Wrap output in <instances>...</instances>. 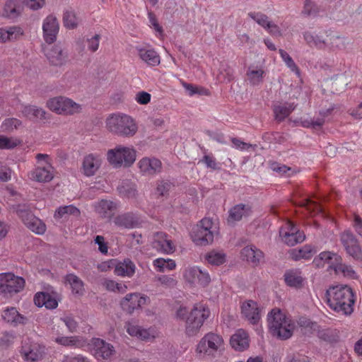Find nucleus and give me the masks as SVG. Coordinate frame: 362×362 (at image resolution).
I'll return each mask as SVG.
<instances>
[{
	"label": "nucleus",
	"instance_id": "obj_1",
	"mask_svg": "<svg viewBox=\"0 0 362 362\" xmlns=\"http://www.w3.org/2000/svg\"><path fill=\"white\" fill-rule=\"evenodd\" d=\"M209 307L203 303H195L189 311L186 306L180 305L176 310V317L185 321V332L189 337L197 335L204 322L210 316Z\"/></svg>",
	"mask_w": 362,
	"mask_h": 362
},
{
	"label": "nucleus",
	"instance_id": "obj_2",
	"mask_svg": "<svg viewBox=\"0 0 362 362\" xmlns=\"http://www.w3.org/2000/svg\"><path fill=\"white\" fill-rule=\"evenodd\" d=\"M328 306L337 313L350 315L354 311L355 298L348 286L337 285L327 291Z\"/></svg>",
	"mask_w": 362,
	"mask_h": 362
},
{
	"label": "nucleus",
	"instance_id": "obj_3",
	"mask_svg": "<svg viewBox=\"0 0 362 362\" xmlns=\"http://www.w3.org/2000/svg\"><path fill=\"white\" fill-rule=\"evenodd\" d=\"M267 321L269 332L281 340L290 339L296 329V321L278 308L269 313Z\"/></svg>",
	"mask_w": 362,
	"mask_h": 362
},
{
	"label": "nucleus",
	"instance_id": "obj_4",
	"mask_svg": "<svg viewBox=\"0 0 362 362\" xmlns=\"http://www.w3.org/2000/svg\"><path fill=\"white\" fill-rule=\"evenodd\" d=\"M105 123L109 132L120 136L132 137L138 130L136 120L124 113L117 112L109 115Z\"/></svg>",
	"mask_w": 362,
	"mask_h": 362
},
{
	"label": "nucleus",
	"instance_id": "obj_5",
	"mask_svg": "<svg viewBox=\"0 0 362 362\" xmlns=\"http://www.w3.org/2000/svg\"><path fill=\"white\" fill-rule=\"evenodd\" d=\"M106 156L107 162L115 168H129L136 159V151L133 146L117 145L109 149Z\"/></svg>",
	"mask_w": 362,
	"mask_h": 362
},
{
	"label": "nucleus",
	"instance_id": "obj_6",
	"mask_svg": "<svg viewBox=\"0 0 362 362\" xmlns=\"http://www.w3.org/2000/svg\"><path fill=\"white\" fill-rule=\"evenodd\" d=\"M225 349L223 337L216 333L206 334L198 342L196 352L203 358H214Z\"/></svg>",
	"mask_w": 362,
	"mask_h": 362
},
{
	"label": "nucleus",
	"instance_id": "obj_7",
	"mask_svg": "<svg viewBox=\"0 0 362 362\" xmlns=\"http://www.w3.org/2000/svg\"><path fill=\"white\" fill-rule=\"evenodd\" d=\"M35 158L37 165L28 173L29 179L40 183L51 182L54 177L55 170L52 165L50 156L45 153H37Z\"/></svg>",
	"mask_w": 362,
	"mask_h": 362
},
{
	"label": "nucleus",
	"instance_id": "obj_8",
	"mask_svg": "<svg viewBox=\"0 0 362 362\" xmlns=\"http://www.w3.org/2000/svg\"><path fill=\"white\" fill-rule=\"evenodd\" d=\"M218 234V226L210 218H204L192 233V240L200 245L212 243Z\"/></svg>",
	"mask_w": 362,
	"mask_h": 362
},
{
	"label": "nucleus",
	"instance_id": "obj_9",
	"mask_svg": "<svg viewBox=\"0 0 362 362\" xmlns=\"http://www.w3.org/2000/svg\"><path fill=\"white\" fill-rule=\"evenodd\" d=\"M327 199L325 197H317L316 200H313L307 197H302L300 192H296L293 198L294 204L298 205L302 209V213L310 216H320L325 217L326 213L322 203Z\"/></svg>",
	"mask_w": 362,
	"mask_h": 362
},
{
	"label": "nucleus",
	"instance_id": "obj_10",
	"mask_svg": "<svg viewBox=\"0 0 362 362\" xmlns=\"http://www.w3.org/2000/svg\"><path fill=\"white\" fill-rule=\"evenodd\" d=\"M23 278L12 273L0 274V295L9 298L21 292L25 286Z\"/></svg>",
	"mask_w": 362,
	"mask_h": 362
},
{
	"label": "nucleus",
	"instance_id": "obj_11",
	"mask_svg": "<svg viewBox=\"0 0 362 362\" xmlns=\"http://www.w3.org/2000/svg\"><path fill=\"white\" fill-rule=\"evenodd\" d=\"M47 107L54 112L65 115L78 113L81 110V105L64 96L50 98L47 102Z\"/></svg>",
	"mask_w": 362,
	"mask_h": 362
},
{
	"label": "nucleus",
	"instance_id": "obj_12",
	"mask_svg": "<svg viewBox=\"0 0 362 362\" xmlns=\"http://www.w3.org/2000/svg\"><path fill=\"white\" fill-rule=\"evenodd\" d=\"M20 354L25 361L37 362L45 357L46 347L42 344L27 339L23 341Z\"/></svg>",
	"mask_w": 362,
	"mask_h": 362
},
{
	"label": "nucleus",
	"instance_id": "obj_13",
	"mask_svg": "<svg viewBox=\"0 0 362 362\" xmlns=\"http://www.w3.org/2000/svg\"><path fill=\"white\" fill-rule=\"evenodd\" d=\"M279 235L281 240L288 245L293 246L303 242L305 235L291 221H286L280 228Z\"/></svg>",
	"mask_w": 362,
	"mask_h": 362
},
{
	"label": "nucleus",
	"instance_id": "obj_14",
	"mask_svg": "<svg viewBox=\"0 0 362 362\" xmlns=\"http://www.w3.org/2000/svg\"><path fill=\"white\" fill-rule=\"evenodd\" d=\"M134 53L142 63L148 66H156L160 63L159 54L150 44L136 45L134 47Z\"/></svg>",
	"mask_w": 362,
	"mask_h": 362
},
{
	"label": "nucleus",
	"instance_id": "obj_15",
	"mask_svg": "<svg viewBox=\"0 0 362 362\" xmlns=\"http://www.w3.org/2000/svg\"><path fill=\"white\" fill-rule=\"evenodd\" d=\"M16 212L24 224L30 230L39 235H42L45 232V224L40 218L34 216L25 206H18Z\"/></svg>",
	"mask_w": 362,
	"mask_h": 362
},
{
	"label": "nucleus",
	"instance_id": "obj_16",
	"mask_svg": "<svg viewBox=\"0 0 362 362\" xmlns=\"http://www.w3.org/2000/svg\"><path fill=\"white\" fill-rule=\"evenodd\" d=\"M183 277L187 283L192 285L198 284L202 287H206L211 282L209 274L195 266L186 267L183 272Z\"/></svg>",
	"mask_w": 362,
	"mask_h": 362
},
{
	"label": "nucleus",
	"instance_id": "obj_17",
	"mask_svg": "<svg viewBox=\"0 0 362 362\" xmlns=\"http://www.w3.org/2000/svg\"><path fill=\"white\" fill-rule=\"evenodd\" d=\"M149 300V298L146 295L140 293H132L127 294L121 300L120 306L124 311L131 314L147 304Z\"/></svg>",
	"mask_w": 362,
	"mask_h": 362
},
{
	"label": "nucleus",
	"instance_id": "obj_18",
	"mask_svg": "<svg viewBox=\"0 0 362 362\" xmlns=\"http://www.w3.org/2000/svg\"><path fill=\"white\" fill-rule=\"evenodd\" d=\"M103 158L100 154L90 153L85 155L81 161V170L88 177L94 176L100 168Z\"/></svg>",
	"mask_w": 362,
	"mask_h": 362
},
{
	"label": "nucleus",
	"instance_id": "obj_19",
	"mask_svg": "<svg viewBox=\"0 0 362 362\" xmlns=\"http://www.w3.org/2000/svg\"><path fill=\"white\" fill-rule=\"evenodd\" d=\"M152 245L157 251L166 255L174 253L177 247L172 237L164 232L154 233Z\"/></svg>",
	"mask_w": 362,
	"mask_h": 362
},
{
	"label": "nucleus",
	"instance_id": "obj_20",
	"mask_svg": "<svg viewBox=\"0 0 362 362\" xmlns=\"http://www.w3.org/2000/svg\"><path fill=\"white\" fill-rule=\"evenodd\" d=\"M89 346L92 354L98 361L109 359L115 352L112 345L99 338L92 339Z\"/></svg>",
	"mask_w": 362,
	"mask_h": 362
},
{
	"label": "nucleus",
	"instance_id": "obj_21",
	"mask_svg": "<svg viewBox=\"0 0 362 362\" xmlns=\"http://www.w3.org/2000/svg\"><path fill=\"white\" fill-rule=\"evenodd\" d=\"M59 30V25L55 16H47L42 23L43 38L48 44H52L56 40Z\"/></svg>",
	"mask_w": 362,
	"mask_h": 362
},
{
	"label": "nucleus",
	"instance_id": "obj_22",
	"mask_svg": "<svg viewBox=\"0 0 362 362\" xmlns=\"http://www.w3.org/2000/svg\"><path fill=\"white\" fill-rule=\"evenodd\" d=\"M341 241L346 252L355 259L362 257L361 247L358 240L350 231H344L341 235Z\"/></svg>",
	"mask_w": 362,
	"mask_h": 362
},
{
	"label": "nucleus",
	"instance_id": "obj_23",
	"mask_svg": "<svg viewBox=\"0 0 362 362\" xmlns=\"http://www.w3.org/2000/svg\"><path fill=\"white\" fill-rule=\"evenodd\" d=\"M137 166L143 175L151 176L160 172L162 163L155 157H144L139 160Z\"/></svg>",
	"mask_w": 362,
	"mask_h": 362
},
{
	"label": "nucleus",
	"instance_id": "obj_24",
	"mask_svg": "<svg viewBox=\"0 0 362 362\" xmlns=\"http://www.w3.org/2000/svg\"><path fill=\"white\" fill-rule=\"evenodd\" d=\"M46 57L52 65L62 66L68 59L67 52L59 44L52 46L50 49H45Z\"/></svg>",
	"mask_w": 362,
	"mask_h": 362
},
{
	"label": "nucleus",
	"instance_id": "obj_25",
	"mask_svg": "<svg viewBox=\"0 0 362 362\" xmlns=\"http://www.w3.org/2000/svg\"><path fill=\"white\" fill-rule=\"evenodd\" d=\"M1 316L5 322L13 327L24 325L28 322V318L19 313L18 310L14 307H6L4 308Z\"/></svg>",
	"mask_w": 362,
	"mask_h": 362
},
{
	"label": "nucleus",
	"instance_id": "obj_26",
	"mask_svg": "<svg viewBox=\"0 0 362 362\" xmlns=\"http://www.w3.org/2000/svg\"><path fill=\"white\" fill-rule=\"evenodd\" d=\"M241 313L244 317L252 325H256L260 320V310L257 303L253 300H247L241 306Z\"/></svg>",
	"mask_w": 362,
	"mask_h": 362
},
{
	"label": "nucleus",
	"instance_id": "obj_27",
	"mask_svg": "<svg viewBox=\"0 0 362 362\" xmlns=\"http://www.w3.org/2000/svg\"><path fill=\"white\" fill-rule=\"evenodd\" d=\"M125 327L129 335L142 340H151V339L155 338L158 334L157 330L155 328H150L148 329H142L132 322H127Z\"/></svg>",
	"mask_w": 362,
	"mask_h": 362
},
{
	"label": "nucleus",
	"instance_id": "obj_28",
	"mask_svg": "<svg viewBox=\"0 0 362 362\" xmlns=\"http://www.w3.org/2000/svg\"><path fill=\"white\" fill-rule=\"evenodd\" d=\"M119 203L111 200L102 199L95 204V212L102 218H110L118 209Z\"/></svg>",
	"mask_w": 362,
	"mask_h": 362
},
{
	"label": "nucleus",
	"instance_id": "obj_29",
	"mask_svg": "<svg viewBox=\"0 0 362 362\" xmlns=\"http://www.w3.org/2000/svg\"><path fill=\"white\" fill-rule=\"evenodd\" d=\"M116 226L126 228H134L139 227L141 221V218L133 213H125L116 216L114 219Z\"/></svg>",
	"mask_w": 362,
	"mask_h": 362
},
{
	"label": "nucleus",
	"instance_id": "obj_30",
	"mask_svg": "<svg viewBox=\"0 0 362 362\" xmlns=\"http://www.w3.org/2000/svg\"><path fill=\"white\" fill-rule=\"evenodd\" d=\"M248 334L243 329H238L230 339V344L236 351H243L249 346Z\"/></svg>",
	"mask_w": 362,
	"mask_h": 362
},
{
	"label": "nucleus",
	"instance_id": "obj_31",
	"mask_svg": "<svg viewBox=\"0 0 362 362\" xmlns=\"http://www.w3.org/2000/svg\"><path fill=\"white\" fill-rule=\"evenodd\" d=\"M23 6L21 0H7L1 11L2 16L16 19L21 14Z\"/></svg>",
	"mask_w": 362,
	"mask_h": 362
},
{
	"label": "nucleus",
	"instance_id": "obj_32",
	"mask_svg": "<svg viewBox=\"0 0 362 362\" xmlns=\"http://www.w3.org/2000/svg\"><path fill=\"white\" fill-rule=\"evenodd\" d=\"M341 258L340 257L334 252L325 251L320 253L317 257H315L313 261V264L317 267H322L326 264H329L330 267H333L336 266L334 264H337L339 262Z\"/></svg>",
	"mask_w": 362,
	"mask_h": 362
},
{
	"label": "nucleus",
	"instance_id": "obj_33",
	"mask_svg": "<svg viewBox=\"0 0 362 362\" xmlns=\"http://www.w3.org/2000/svg\"><path fill=\"white\" fill-rule=\"evenodd\" d=\"M296 104L294 103H278L274 105L273 112L275 119L281 122L288 117L296 109Z\"/></svg>",
	"mask_w": 362,
	"mask_h": 362
},
{
	"label": "nucleus",
	"instance_id": "obj_34",
	"mask_svg": "<svg viewBox=\"0 0 362 362\" xmlns=\"http://www.w3.org/2000/svg\"><path fill=\"white\" fill-rule=\"evenodd\" d=\"M315 247L310 245H305L300 248H294L288 251L291 259L298 261L300 259H310L316 252Z\"/></svg>",
	"mask_w": 362,
	"mask_h": 362
},
{
	"label": "nucleus",
	"instance_id": "obj_35",
	"mask_svg": "<svg viewBox=\"0 0 362 362\" xmlns=\"http://www.w3.org/2000/svg\"><path fill=\"white\" fill-rule=\"evenodd\" d=\"M241 257L247 262L257 265L264 258L263 252L254 245L245 247L241 251Z\"/></svg>",
	"mask_w": 362,
	"mask_h": 362
},
{
	"label": "nucleus",
	"instance_id": "obj_36",
	"mask_svg": "<svg viewBox=\"0 0 362 362\" xmlns=\"http://www.w3.org/2000/svg\"><path fill=\"white\" fill-rule=\"evenodd\" d=\"M284 281L287 286L299 288L304 286L305 279L300 270L291 269L285 272Z\"/></svg>",
	"mask_w": 362,
	"mask_h": 362
},
{
	"label": "nucleus",
	"instance_id": "obj_37",
	"mask_svg": "<svg viewBox=\"0 0 362 362\" xmlns=\"http://www.w3.org/2000/svg\"><path fill=\"white\" fill-rule=\"evenodd\" d=\"M23 35V30L18 26L0 28V43L18 40Z\"/></svg>",
	"mask_w": 362,
	"mask_h": 362
},
{
	"label": "nucleus",
	"instance_id": "obj_38",
	"mask_svg": "<svg viewBox=\"0 0 362 362\" xmlns=\"http://www.w3.org/2000/svg\"><path fill=\"white\" fill-rule=\"evenodd\" d=\"M136 270L134 263L129 259H125L123 261L118 262L115 267V274L119 276L132 277Z\"/></svg>",
	"mask_w": 362,
	"mask_h": 362
},
{
	"label": "nucleus",
	"instance_id": "obj_39",
	"mask_svg": "<svg viewBox=\"0 0 362 362\" xmlns=\"http://www.w3.org/2000/svg\"><path fill=\"white\" fill-rule=\"evenodd\" d=\"M53 340L59 345L71 348H82L85 344L83 339L77 336L58 335Z\"/></svg>",
	"mask_w": 362,
	"mask_h": 362
},
{
	"label": "nucleus",
	"instance_id": "obj_40",
	"mask_svg": "<svg viewBox=\"0 0 362 362\" xmlns=\"http://www.w3.org/2000/svg\"><path fill=\"white\" fill-rule=\"evenodd\" d=\"M251 213V207L246 204H237L233 206L229 211L228 222L233 223L240 221L243 216H247Z\"/></svg>",
	"mask_w": 362,
	"mask_h": 362
},
{
	"label": "nucleus",
	"instance_id": "obj_41",
	"mask_svg": "<svg viewBox=\"0 0 362 362\" xmlns=\"http://www.w3.org/2000/svg\"><path fill=\"white\" fill-rule=\"evenodd\" d=\"M23 115L32 121H40L46 119V112L35 105H25L22 110Z\"/></svg>",
	"mask_w": 362,
	"mask_h": 362
},
{
	"label": "nucleus",
	"instance_id": "obj_42",
	"mask_svg": "<svg viewBox=\"0 0 362 362\" xmlns=\"http://www.w3.org/2000/svg\"><path fill=\"white\" fill-rule=\"evenodd\" d=\"M65 279L66 283L70 286L73 294L80 296L84 293L85 288L83 282L77 276L69 274L66 275Z\"/></svg>",
	"mask_w": 362,
	"mask_h": 362
},
{
	"label": "nucleus",
	"instance_id": "obj_43",
	"mask_svg": "<svg viewBox=\"0 0 362 362\" xmlns=\"http://www.w3.org/2000/svg\"><path fill=\"white\" fill-rule=\"evenodd\" d=\"M78 217L80 211L74 205L59 206L54 212V217L56 219L69 218V216Z\"/></svg>",
	"mask_w": 362,
	"mask_h": 362
},
{
	"label": "nucleus",
	"instance_id": "obj_44",
	"mask_svg": "<svg viewBox=\"0 0 362 362\" xmlns=\"http://www.w3.org/2000/svg\"><path fill=\"white\" fill-rule=\"evenodd\" d=\"M247 78L253 85H259L263 81L264 71L261 67L250 66L247 71Z\"/></svg>",
	"mask_w": 362,
	"mask_h": 362
},
{
	"label": "nucleus",
	"instance_id": "obj_45",
	"mask_svg": "<svg viewBox=\"0 0 362 362\" xmlns=\"http://www.w3.org/2000/svg\"><path fill=\"white\" fill-rule=\"evenodd\" d=\"M153 265L158 272L172 271L175 269L176 263L172 259L157 258L153 260Z\"/></svg>",
	"mask_w": 362,
	"mask_h": 362
},
{
	"label": "nucleus",
	"instance_id": "obj_46",
	"mask_svg": "<svg viewBox=\"0 0 362 362\" xmlns=\"http://www.w3.org/2000/svg\"><path fill=\"white\" fill-rule=\"evenodd\" d=\"M320 12V6L313 0H304L301 14L305 17H317Z\"/></svg>",
	"mask_w": 362,
	"mask_h": 362
},
{
	"label": "nucleus",
	"instance_id": "obj_47",
	"mask_svg": "<svg viewBox=\"0 0 362 362\" xmlns=\"http://www.w3.org/2000/svg\"><path fill=\"white\" fill-rule=\"evenodd\" d=\"M303 38L310 47H315L318 49H324L326 47L325 41L318 35L306 31L303 33Z\"/></svg>",
	"mask_w": 362,
	"mask_h": 362
},
{
	"label": "nucleus",
	"instance_id": "obj_48",
	"mask_svg": "<svg viewBox=\"0 0 362 362\" xmlns=\"http://www.w3.org/2000/svg\"><path fill=\"white\" fill-rule=\"evenodd\" d=\"M22 125L23 123L20 119L13 117H9L5 119L2 122L0 126V130L5 133H11L16 130H18L22 127Z\"/></svg>",
	"mask_w": 362,
	"mask_h": 362
},
{
	"label": "nucleus",
	"instance_id": "obj_49",
	"mask_svg": "<svg viewBox=\"0 0 362 362\" xmlns=\"http://www.w3.org/2000/svg\"><path fill=\"white\" fill-rule=\"evenodd\" d=\"M205 259L210 264L218 266L226 262V257L221 251L211 250L206 254Z\"/></svg>",
	"mask_w": 362,
	"mask_h": 362
},
{
	"label": "nucleus",
	"instance_id": "obj_50",
	"mask_svg": "<svg viewBox=\"0 0 362 362\" xmlns=\"http://www.w3.org/2000/svg\"><path fill=\"white\" fill-rule=\"evenodd\" d=\"M23 141L16 136H6L0 134V148L13 149L22 144Z\"/></svg>",
	"mask_w": 362,
	"mask_h": 362
},
{
	"label": "nucleus",
	"instance_id": "obj_51",
	"mask_svg": "<svg viewBox=\"0 0 362 362\" xmlns=\"http://www.w3.org/2000/svg\"><path fill=\"white\" fill-rule=\"evenodd\" d=\"M120 197L127 199L136 198L137 190L136 185L132 182H124L119 188Z\"/></svg>",
	"mask_w": 362,
	"mask_h": 362
},
{
	"label": "nucleus",
	"instance_id": "obj_52",
	"mask_svg": "<svg viewBox=\"0 0 362 362\" xmlns=\"http://www.w3.org/2000/svg\"><path fill=\"white\" fill-rule=\"evenodd\" d=\"M102 285L106 290L115 293H124L127 290V286L124 284L117 283L112 279H105Z\"/></svg>",
	"mask_w": 362,
	"mask_h": 362
},
{
	"label": "nucleus",
	"instance_id": "obj_53",
	"mask_svg": "<svg viewBox=\"0 0 362 362\" xmlns=\"http://www.w3.org/2000/svg\"><path fill=\"white\" fill-rule=\"evenodd\" d=\"M270 168L279 176L290 177L296 172L295 169L278 163H272L270 165Z\"/></svg>",
	"mask_w": 362,
	"mask_h": 362
},
{
	"label": "nucleus",
	"instance_id": "obj_54",
	"mask_svg": "<svg viewBox=\"0 0 362 362\" xmlns=\"http://www.w3.org/2000/svg\"><path fill=\"white\" fill-rule=\"evenodd\" d=\"M64 25L68 29H74L78 24V19L73 11H66L63 16Z\"/></svg>",
	"mask_w": 362,
	"mask_h": 362
},
{
	"label": "nucleus",
	"instance_id": "obj_55",
	"mask_svg": "<svg viewBox=\"0 0 362 362\" xmlns=\"http://www.w3.org/2000/svg\"><path fill=\"white\" fill-rule=\"evenodd\" d=\"M148 18L149 26L153 29L156 36L162 38L163 37V30L162 26L160 25L156 15L152 11H148Z\"/></svg>",
	"mask_w": 362,
	"mask_h": 362
},
{
	"label": "nucleus",
	"instance_id": "obj_56",
	"mask_svg": "<svg viewBox=\"0 0 362 362\" xmlns=\"http://www.w3.org/2000/svg\"><path fill=\"white\" fill-rule=\"evenodd\" d=\"M279 53L282 60L285 62V64L291 69V71L294 72L297 76H299V69L298 68L297 65L296 64L293 59L291 57V56L286 51L281 49L279 50Z\"/></svg>",
	"mask_w": 362,
	"mask_h": 362
},
{
	"label": "nucleus",
	"instance_id": "obj_57",
	"mask_svg": "<svg viewBox=\"0 0 362 362\" xmlns=\"http://www.w3.org/2000/svg\"><path fill=\"white\" fill-rule=\"evenodd\" d=\"M334 270L336 273L337 274H341L346 277L350 278V279H355L356 278V274L353 269V268L349 266L344 264H337L334 267Z\"/></svg>",
	"mask_w": 362,
	"mask_h": 362
},
{
	"label": "nucleus",
	"instance_id": "obj_58",
	"mask_svg": "<svg viewBox=\"0 0 362 362\" xmlns=\"http://www.w3.org/2000/svg\"><path fill=\"white\" fill-rule=\"evenodd\" d=\"M248 16L264 28H267L271 22L268 16L261 12H250Z\"/></svg>",
	"mask_w": 362,
	"mask_h": 362
},
{
	"label": "nucleus",
	"instance_id": "obj_59",
	"mask_svg": "<svg viewBox=\"0 0 362 362\" xmlns=\"http://www.w3.org/2000/svg\"><path fill=\"white\" fill-rule=\"evenodd\" d=\"M296 328L298 327L301 331L307 333L315 328L316 324L313 323L310 319L305 317H300L296 322Z\"/></svg>",
	"mask_w": 362,
	"mask_h": 362
},
{
	"label": "nucleus",
	"instance_id": "obj_60",
	"mask_svg": "<svg viewBox=\"0 0 362 362\" xmlns=\"http://www.w3.org/2000/svg\"><path fill=\"white\" fill-rule=\"evenodd\" d=\"M233 78V71L232 69L226 66H223L219 70V74L217 76V80L221 82L230 81Z\"/></svg>",
	"mask_w": 362,
	"mask_h": 362
},
{
	"label": "nucleus",
	"instance_id": "obj_61",
	"mask_svg": "<svg viewBox=\"0 0 362 362\" xmlns=\"http://www.w3.org/2000/svg\"><path fill=\"white\" fill-rule=\"evenodd\" d=\"M60 320L65 324L70 332H75L78 327V323L71 315H64Z\"/></svg>",
	"mask_w": 362,
	"mask_h": 362
},
{
	"label": "nucleus",
	"instance_id": "obj_62",
	"mask_svg": "<svg viewBox=\"0 0 362 362\" xmlns=\"http://www.w3.org/2000/svg\"><path fill=\"white\" fill-rule=\"evenodd\" d=\"M62 362H90V360L81 354L64 355Z\"/></svg>",
	"mask_w": 362,
	"mask_h": 362
},
{
	"label": "nucleus",
	"instance_id": "obj_63",
	"mask_svg": "<svg viewBox=\"0 0 362 362\" xmlns=\"http://www.w3.org/2000/svg\"><path fill=\"white\" fill-rule=\"evenodd\" d=\"M151 95L146 91H139L134 97L135 101L139 105H147L150 103Z\"/></svg>",
	"mask_w": 362,
	"mask_h": 362
},
{
	"label": "nucleus",
	"instance_id": "obj_64",
	"mask_svg": "<svg viewBox=\"0 0 362 362\" xmlns=\"http://www.w3.org/2000/svg\"><path fill=\"white\" fill-rule=\"evenodd\" d=\"M100 40V36L98 34L88 39L86 41L88 49L91 52H95L97 51L99 47Z\"/></svg>",
	"mask_w": 362,
	"mask_h": 362
}]
</instances>
